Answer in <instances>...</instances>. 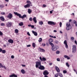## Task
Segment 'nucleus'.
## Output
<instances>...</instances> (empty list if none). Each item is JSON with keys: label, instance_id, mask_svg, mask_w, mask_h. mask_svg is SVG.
I'll return each mask as SVG.
<instances>
[{"label": "nucleus", "instance_id": "obj_1", "mask_svg": "<svg viewBox=\"0 0 77 77\" xmlns=\"http://www.w3.org/2000/svg\"><path fill=\"white\" fill-rule=\"evenodd\" d=\"M14 13L15 15H17V16H18L21 18H22V19H23L24 18H26V17H27V16L26 14H24L22 16H21V14H18L17 12H14Z\"/></svg>", "mask_w": 77, "mask_h": 77}, {"label": "nucleus", "instance_id": "obj_2", "mask_svg": "<svg viewBox=\"0 0 77 77\" xmlns=\"http://www.w3.org/2000/svg\"><path fill=\"white\" fill-rule=\"evenodd\" d=\"M27 4L24 6L25 8H29L30 6H32V2L29 0H27L26 1Z\"/></svg>", "mask_w": 77, "mask_h": 77}, {"label": "nucleus", "instance_id": "obj_3", "mask_svg": "<svg viewBox=\"0 0 77 77\" xmlns=\"http://www.w3.org/2000/svg\"><path fill=\"white\" fill-rule=\"evenodd\" d=\"M71 19H70L69 20V22L66 23V26H67L66 29L67 30H70L71 28V26L70 25V22H71Z\"/></svg>", "mask_w": 77, "mask_h": 77}, {"label": "nucleus", "instance_id": "obj_4", "mask_svg": "<svg viewBox=\"0 0 77 77\" xmlns=\"http://www.w3.org/2000/svg\"><path fill=\"white\" fill-rule=\"evenodd\" d=\"M72 53H75L76 52V46L75 45H73L72 46Z\"/></svg>", "mask_w": 77, "mask_h": 77}, {"label": "nucleus", "instance_id": "obj_5", "mask_svg": "<svg viewBox=\"0 0 77 77\" xmlns=\"http://www.w3.org/2000/svg\"><path fill=\"white\" fill-rule=\"evenodd\" d=\"M35 67L36 68H38L39 67V66H41V63L39 61H37L35 62Z\"/></svg>", "mask_w": 77, "mask_h": 77}, {"label": "nucleus", "instance_id": "obj_6", "mask_svg": "<svg viewBox=\"0 0 77 77\" xmlns=\"http://www.w3.org/2000/svg\"><path fill=\"white\" fill-rule=\"evenodd\" d=\"M59 48V47L57 46H54L53 47H52L51 48V50L52 51H56L57 50V49H58Z\"/></svg>", "mask_w": 77, "mask_h": 77}, {"label": "nucleus", "instance_id": "obj_7", "mask_svg": "<svg viewBox=\"0 0 77 77\" xmlns=\"http://www.w3.org/2000/svg\"><path fill=\"white\" fill-rule=\"evenodd\" d=\"M48 24L49 25H55V24H56V23L51 21H48Z\"/></svg>", "mask_w": 77, "mask_h": 77}, {"label": "nucleus", "instance_id": "obj_8", "mask_svg": "<svg viewBox=\"0 0 77 77\" xmlns=\"http://www.w3.org/2000/svg\"><path fill=\"white\" fill-rule=\"evenodd\" d=\"M38 68L41 70H44L45 69V67L43 66H41V65L38 67Z\"/></svg>", "mask_w": 77, "mask_h": 77}, {"label": "nucleus", "instance_id": "obj_9", "mask_svg": "<svg viewBox=\"0 0 77 77\" xmlns=\"http://www.w3.org/2000/svg\"><path fill=\"white\" fill-rule=\"evenodd\" d=\"M64 44L65 45V47L66 48H68V44H67V41L65 40L63 42Z\"/></svg>", "mask_w": 77, "mask_h": 77}, {"label": "nucleus", "instance_id": "obj_10", "mask_svg": "<svg viewBox=\"0 0 77 77\" xmlns=\"http://www.w3.org/2000/svg\"><path fill=\"white\" fill-rule=\"evenodd\" d=\"M39 59H40V60H41V61H42V60H43V61H45V60H47L46 58H45L44 57H43L42 58V57H39Z\"/></svg>", "mask_w": 77, "mask_h": 77}, {"label": "nucleus", "instance_id": "obj_11", "mask_svg": "<svg viewBox=\"0 0 77 77\" xmlns=\"http://www.w3.org/2000/svg\"><path fill=\"white\" fill-rule=\"evenodd\" d=\"M44 75H48L49 74L47 70H45L44 71L43 73Z\"/></svg>", "mask_w": 77, "mask_h": 77}, {"label": "nucleus", "instance_id": "obj_12", "mask_svg": "<svg viewBox=\"0 0 77 77\" xmlns=\"http://www.w3.org/2000/svg\"><path fill=\"white\" fill-rule=\"evenodd\" d=\"M55 69L57 72H60V69L57 66H55Z\"/></svg>", "mask_w": 77, "mask_h": 77}, {"label": "nucleus", "instance_id": "obj_13", "mask_svg": "<svg viewBox=\"0 0 77 77\" xmlns=\"http://www.w3.org/2000/svg\"><path fill=\"white\" fill-rule=\"evenodd\" d=\"M11 25H12V23H11V22H8L6 25L8 27H11Z\"/></svg>", "mask_w": 77, "mask_h": 77}, {"label": "nucleus", "instance_id": "obj_14", "mask_svg": "<svg viewBox=\"0 0 77 77\" xmlns=\"http://www.w3.org/2000/svg\"><path fill=\"white\" fill-rule=\"evenodd\" d=\"M8 42L11 44H13V43H14V40L12 39H10L8 41Z\"/></svg>", "mask_w": 77, "mask_h": 77}, {"label": "nucleus", "instance_id": "obj_15", "mask_svg": "<svg viewBox=\"0 0 77 77\" xmlns=\"http://www.w3.org/2000/svg\"><path fill=\"white\" fill-rule=\"evenodd\" d=\"M32 33L33 34H34L35 36H38V33L36 32H35L34 31H32Z\"/></svg>", "mask_w": 77, "mask_h": 77}, {"label": "nucleus", "instance_id": "obj_16", "mask_svg": "<svg viewBox=\"0 0 77 77\" xmlns=\"http://www.w3.org/2000/svg\"><path fill=\"white\" fill-rule=\"evenodd\" d=\"M33 21H34L35 23H37V20H36V17H34L33 18Z\"/></svg>", "mask_w": 77, "mask_h": 77}, {"label": "nucleus", "instance_id": "obj_17", "mask_svg": "<svg viewBox=\"0 0 77 77\" xmlns=\"http://www.w3.org/2000/svg\"><path fill=\"white\" fill-rule=\"evenodd\" d=\"M0 68H4L5 69H6V68L5 66H3L2 64L1 63L0 64Z\"/></svg>", "mask_w": 77, "mask_h": 77}, {"label": "nucleus", "instance_id": "obj_18", "mask_svg": "<svg viewBox=\"0 0 77 77\" xmlns=\"http://www.w3.org/2000/svg\"><path fill=\"white\" fill-rule=\"evenodd\" d=\"M9 77H17L18 76H17V75H16L15 74H13L12 75H10L9 76Z\"/></svg>", "mask_w": 77, "mask_h": 77}, {"label": "nucleus", "instance_id": "obj_19", "mask_svg": "<svg viewBox=\"0 0 77 77\" xmlns=\"http://www.w3.org/2000/svg\"><path fill=\"white\" fill-rule=\"evenodd\" d=\"M8 18H10V19L12 18V14L10 13L8 15Z\"/></svg>", "mask_w": 77, "mask_h": 77}, {"label": "nucleus", "instance_id": "obj_20", "mask_svg": "<svg viewBox=\"0 0 77 77\" xmlns=\"http://www.w3.org/2000/svg\"><path fill=\"white\" fill-rule=\"evenodd\" d=\"M39 49H40L41 52H45V51L44 49L41 48H39Z\"/></svg>", "mask_w": 77, "mask_h": 77}, {"label": "nucleus", "instance_id": "obj_21", "mask_svg": "<svg viewBox=\"0 0 77 77\" xmlns=\"http://www.w3.org/2000/svg\"><path fill=\"white\" fill-rule=\"evenodd\" d=\"M64 57V58H67V59H68V60H69V59H70V57H68V56L67 55H64L63 56Z\"/></svg>", "mask_w": 77, "mask_h": 77}, {"label": "nucleus", "instance_id": "obj_22", "mask_svg": "<svg viewBox=\"0 0 77 77\" xmlns=\"http://www.w3.org/2000/svg\"><path fill=\"white\" fill-rule=\"evenodd\" d=\"M28 14H31V13H32V10L30 9H28Z\"/></svg>", "mask_w": 77, "mask_h": 77}, {"label": "nucleus", "instance_id": "obj_23", "mask_svg": "<svg viewBox=\"0 0 77 77\" xmlns=\"http://www.w3.org/2000/svg\"><path fill=\"white\" fill-rule=\"evenodd\" d=\"M21 73H22V74H23L26 73V71L24 70V69H22L21 70Z\"/></svg>", "mask_w": 77, "mask_h": 77}, {"label": "nucleus", "instance_id": "obj_24", "mask_svg": "<svg viewBox=\"0 0 77 77\" xmlns=\"http://www.w3.org/2000/svg\"><path fill=\"white\" fill-rule=\"evenodd\" d=\"M0 19L1 21H3L5 20V18H4V17L2 16H1L0 17Z\"/></svg>", "mask_w": 77, "mask_h": 77}, {"label": "nucleus", "instance_id": "obj_25", "mask_svg": "<svg viewBox=\"0 0 77 77\" xmlns=\"http://www.w3.org/2000/svg\"><path fill=\"white\" fill-rule=\"evenodd\" d=\"M39 24L40 25H42L44 24V23L42 21H41L39 22Z\"/></svg>", "mask_w": 77, "mask_h": 77}, {"label": "nucleus", "instance_id": "obj_26", "mask_svg": "<svg viewBox=\"0 0 77 77\" xmlns=\"http://www.w3.org/2000/svg\"><path fill=\"white\" fill-rule=\"evenodd\" d=\"M32 45L34 48H35V47H36V44H35V43H32Z\"/></svg>", "mask_w": 77, "mask_h": 77}, {"label": "nucleus", "instance_id": "obj_27", "mask_svg": "<svg viewBox=\"0 0 77 77\" xmlns=\"http://www.w3.org/2000/svg\"><path fill=\"white\" fill-rule=\"evenodd\" d=\"M19 25L20 26H23V22H20L19 23Z\"/></svg>", "mask_w": 77, "mask_h": 77}, {"label": "nucleus", "instance_id": "obj_28", "mask_svg": "<svg viewBox=\"0 0 77 77\" xmlns=\"http://www.w3.org/2000/svg\"><path fill=\"white\" fill-rule=\"evenodd\" d=\"M53 41V40L52 38H50L49 39V42H52Z\"/></svg>", "mask_w": 77, "mask_h": 77}, {"label": "nucleus", "instance_id": "obj_29", "mask_svg": "<svg viewBox=\"0 0 77 77\" xmlns=\"http://www.w3.org/2000/svg\"><path fill=\"white\" fill-rule=\"evenodd\" d=\"M42 38H40L38 40V42H42Z\"/></svg>", "mask_w": 77, "mask_h": 77}, {"label": "nucleus", "instance_id": "obj_30", "mask_svg": "<svg viewBox=\"0 0 77 77\" xmlns=\"http://www.w3.org/2000/svg\"><path fill=\"white\" fill-rule=\"evenodd\" d=\"M2 53H3V54H5L6 52V50H2Z\"/></svg>", "mask_w": 77, "mask_h": 77}, {"label": "nucleus", "instance_id": "obj_31", "mask_svg": "<svg viewBox=\"0 0 77 77\" xmlns=\"http://www.w3.org/2000/svg\"><path fill=\"white\" fill-rule=\"evenodd\" d=\"M15 32L16 33H18V30L16 29L15 30Z\"/></svg>", "mask_w": 77, "mask_h": 77}, {"label": "nucleus", "instance_id": "obj_32", "mask_svg": "<svg viewBox=\"0 0 77 77\" xmlns=\"http://www.w3.org/2000/svg\"><path fill=\"white\" fill-rule=\"evenodd\" d=\"M49 44H50V45H51V46L52 47H54V45H53V43L51 42H50Z\"/></svg>", "mask_w": 77, "mask_h": 77}, {"label": "nucleus", "instance_id": "obj_33", "mask_svg": "<svg viewBox=\"0 0 77 77\" xmlns=\"http://www.w3.org/2000/svg\"><path fill=\"white\" fill-rule=\"evenodd\" d=\"M50 37V38H56V36H54V37L52 35H49Z\"/></svg>", "mask_w": 77, "mask_h": 77}, {"label": "nucleus", "instance_id": "obj_34", "mask_svg": "<svg viewBox=\"0 0 77 77\" xmlns=\"http://www.w3.org/2000/svg\"><path fill=\"white\" fill-rule=\"evenodd\" d=\"M59 76H60V77H63V75H62V74L60 73H59Z\"/></svg>", "mask_w": 77, "mask_h": 77}, {"label": "nucleus", "instance_id": "obj_35", "mask_svg": "<svg viewBox=\"0 0 77 77\" xmlns=\"http://www.w3.org/2000/svg\"><path fill=\"white\" fill-rule=\"evenodd\" d=\"M66 66H67V67H69V65L68 64V63H66Z\"/></svg>", "mask_w": 77, "mask_h": 77}, {"label": "nucleus", "instance_id": "obj_36", "mask_svg": "<svg viewBox=\"0 0 77 77\" xmlns=\"http://www.w3.org/2000/svg\"><path fill=\"white\" fill-rule=\"evenodd\" d=\"M63 74H66V73H67V71H66V70H64L63 71Z\"/></svg>", "mask_w": 77, "mask_h": 77}, {"label": "nucleus", "instance_id": "obj_37", "mask_svg": "<svg viewBox=\"0 0 77 77\" xmlns=\"http://www.w3.org/2000/svg\"><path fill=\"white\" fill-rule=\"evenodd\" d=\"M56 53L57 54H58L60 53V51H57L56 52Z\"/></svg>", "mask_w": 77, "mask_h": 77}, {"label": "nucleus", "instance_id": "obj_38", "mask_svg": "<svg viewBox=\"0 0 77 77\" xmlns=\"http://www.w3.org/2000/svg\"><path fill=\"white\" fill-rule=\"evenodd\" d=\"M29 20L30 21H32L33 20V19H32V17H30L29 18Z\"/></svg>", "mask_w": 77, "mask_h": 77}, {"label": "nucleus", "instance_id": "obj_39", "mask_svg": "<svg viewBox=\"0 0 77 77\" xmlns=\"http://www.w3.org/2000/svg\"><path fill=\"white\" fill-rule=\"evenodd\" d=\"M59 25L60 27H62V22H60Z\"/></svg>", "mask_w": 77, "mask_h": 77}, {"label": "nucleus", "instance_id": "obj_40", "mask_svg": "<svg viewBox=\"0 0 77 77\" xmlns=\"http://www.w3.org/2000/svg\"><path fill=\"white\" fill-rule=\"evenodd\" d=\"M4 7V6L3 5H0V8H3Z\"/></svg>", "mask_w": 77, "mask_h": 77}, {"label": "nucleus", "instance_id": "obj_41", "mask_svg": "<svg viewBox=\"0 0 77 77\" xmlns=\"http://www.w3.org/2000/svg\"><path fill=\"white\" fill-rule=\"evenodd\" d=\"M57 61H58V62H60V60L59 58H57Z\"/></svg>", "mask_w": 77, "mask_h": 77}, {"label": "nucleus", "instance_id": "obj_42", "mask_svg": "<svg viewBox=\"0 0 77 77\" xmlns=\"http://www.w3.org/2000/svg\"><path fill=\"white\" fill-rule=\"evenodd\" d=\"M5 25V24L4 23H1V25L2 26H4Z\"/></svg>", "mask_w": 77, "mask_h": 77}, {"label": "nucleus", "instance_id": "obj_43", "mask_svg": "<svg viewBox=\"0 0 77 77\" xmlns=\"http://www.w3.org/2000/svg\"><path fill=\"white\" fill-rule=\"evenodd\" d=\"M71 39L72 40H74V38L73 37H71Z\"/></svg>", "mask_w": 77, "mask_h": 77}, {"label": "nucleus", "instance_id": "obj_44", "mask_svg": "<svg viewBox=\"0 0 77 77\" xmlns=\"http://www.w3.org/2000/svg\"><path fill=\"white\" fill-rule=\"evenodd\" d=\"M3 35V33H2L1 31H0V35H1V36H2V35Z\"/></svg>", "mask_w": 77, "mask_h": 77}, {"label": "nucleus", "instance_id": "obj_45", "mask_svg": "<svg viewBox=\"0 0 77 77\" xmlns=\"http://www.w3.org/2000/svg\"><path fill=\"white\" fill-rule=\"evenodd\" d=\"M11 59H14V55H12L11 56Z\"/></svg>", "mask_w": 77, "mask_h": 77}, {"label": "nucleus", "instance_id": "obj_46", "mask_svg": "<svg viewBox=\"0 0 77 77\" xmlns=\"http://www.w3.org/2000/svg\"><path fill=\"white\" fill-rule=\"evenodd\" d=\"M73 23L74 24H75L76 23H76V21L75 20H73Z\"/></svg>", "mask_w": 77, "mask_h": 77}, {"label": "nucleus", "instance_id": "obj_47", "mask_svg": "<svg viewBox=\"0 0 77 77\" xmlns=\"http://www.w3.org/2000/svg\"><path fill=\"white\" fill-rule=\"evenodd\" d=\"M27 35H28V36H30V33H29V32H27Z\"/></svg>", "mask_w": 77, "mask_h": 77}, {"label": "nucleus", "instance_id": "obj_48", "mask_svg": "<svg viewBox=\"0 0 77 77\" xmlns=\"http://www.w3.org/2000/svg\"><path fill=\"white\" fill-rule=\"evenodd\" d=\"M27 47H30L31 46V45H27Z\"/></svg>", "mask_w": 77, "mask_h": 77}, {"label": "nucleus", "instance_id": "obj_49", "mask_svg": "<svg viewBox=\"0 0 77 77\" xmlns=\"http://www.w3.org/2000/svg\"><path fill=\"white\" fill-rule=\"evenodd\" d=\"M53 10L50 11V14H53Z\"/></svg>", "mask_w": 77, "mask_h": 77}, {"label": "nucleus", "instance_id": "obj_50", "mask_svg": "<svg viewBox=\"0 0 77 77\" xmlns=\"http://www.w3.org/2000/svg\"><path fill=\"white\" fill-rule=\"evenodd\" d=\"M55 77H58V74H57L55 75Z\"/></svg>", "mask_w": 77, "mask_h": 77}, {"label": "nucleus", "instance_id": "obj_51", "mask_svg": "<svg viewBox=\"0 0 77 77\" xmlns=\"http://www.w3.org/2000/svg\"><path fill=\"white\" fill-rule=\"evenodd\" d=\"M2 15H5V12H2L1 13Z\"/></svg>", "mask_w": 77, "mask_h": 77}, {"label": "nucleus", "instance_id": "obj_52", "mask_svg": "<svg viewBox=\"0 0 77 77\" xmlns=\"http://www.w3.org/2000/svg\"><path fill=\"white\" fill-rule=\"evenodd\" d=\"M31 27H32V28H34V27H35V26H33V25H31Z\"/></svg>", "mask_w": 77, "mask_h": 77}, {"label": "nucleus", "instance_id": "obj_53", "mask_svg": "<svg viewBox=\"0 0 77 77\" xmlns=\"http://www.w3.org/2000/svg\"><path fill=\"white\" fill-rule=\"evenodd\" d=\"M22 66H23V67H25V66H26V65L22 64Z\"/></svg>", "mask_w": 77, "mask_h": 77}, {"label": "nucleus", "instance_id": "obj_54", "mask_svg": "<svg viewBox=\"0 0 77 77\" xmlns=\"http://www.w3.org/2000/svg\"><path fill=\"white\" fill-rule=\"evenodd\" d=\"M4 39L5 41H7V40H8V38H5Z\"/></svg>", "mask_w": 77, "mask_h": 77}, {"label": "nucleus", "instance_id": "obj_55", "mask_svg": "<svg viewBox=\"0 0 77 77\" xmlns=\"http://www.w3.org/2000/svg\"><path fill=\"white\" fill-rule=\"evenodd\" d=\"M42 45H43V47H45V45H45V43H44V44H42Z\"/></svg>", "mask_w": 77, "mask_h": 77}, {"label": "nucleus", "instance_id": "obj_56", "mask_svg": "<svg viewBox=\"0 0 77 77\" xmlns=\"http://www.w3.org/2000/svg\"><path fill=\"white\" fill-rule=\"evenodd\" d=\"M75 43L76 44V45H77V41H76V40L75 41Z\"/></svg>", "mask_w": 77, "mask_h": 77}, {"label": "nucleus", "instance_id": "obj_57", "mask_svg": "<svg viewBox=\"0 0 77 77\" xmlns=\"http://www.w3.org/2000/svg\"><path fill=\"white\" fill-rule=\"evenodd\" d=\"M43 7H46V5H43Z\"/></svg>", "mask_w": 77, "mask_h": 77}, {"label": "nucleus", "instance_id": "obj_58", "mask_svg": "<svg viewBox=\"0 0 77 77\" xmlns=\"http://www.w3.org/2000/svg\"><path fill=\"white\" fill-rule=\"evenodd\" d=\"M2 49L0 48V52H2Z\"/></svg>", "mask_w": 77, "mask_h": 77}, {"label": "nucleus", "instance_id": "obj_59", "mask_svg": "<svg viewBox=\"0 0 77 77\" xmlns=\"http://www.w3.org/2000/svg\"><path fill=\"white\" fill-rule=\"evenodd\" d=\"M52 64H53L51 63H49V65H50V66L52 65Z\"/></svg>", "mask_w": 77, "mask_h": 77}, {"label": "nucleus", "instance_id": "obj_60", "mask_svg": "<svg viewBox=\"0 0 77 77\" xmlns=\"http://www.w3.org/2000/svg\"><path fill=\"white\" fill-rule=\"evenodd\" d=\"M57 32V31L56 30H54V32Z\"/></svg>", "mask_w": 77, "mask_h": 77}, {"label": "nucleus", "instance_id": "obj_61", "mask_svg": "<svg viewBox=\"0 0 77 77\" xmlns=\"http://www.w3.org/2000/svg\"><path fill=\"white\" fill-rule=\"evenodd\" d=\"M31 26H32V25H31V24H29V25H28V26L29 27H31Z\"/></svg>", "mask_w": 77, "mask_h": 77}, {"label": "nucleus", "instance_id": "obj_62", "mask_svg": "<svg viewBox=\"0 0 77 77\" xmlns=\"http://www.w3.org/2000/svg\"><path fill=\"white\" fill-rule=\"evenodd\" d=\"M75 26H76V27H77V22L75 24Z\"/></svg>", "mask_w": 77, "mask_h": 77}, {"label": "nucleus", "instance_id": "obj_63", "mask_svg": "<svg viewBox=\"0 0 77 77\" xmlns=\"http://www.w3.org/2000/svg\"><path fill=\"white\" fill-rule=\"evenodd\" d=\"M60 33H62V31H60Z\"/></svg>", "mask_w": 77, "mask_h": 77}, {"label": "nucleus", "instance_id": "obj_64", "mask_svg": "<svg viewBox=\"0 0 77 77\" xmlns=\"http://www.w3.org/2000/svg\"><path fill=\"white\" fill-rule=\"evenodd\" d=\"M45 77H48V76H47V75H45Z\"/></svg>", "mask_w": 77, "mask_h": 77}]
</instances>
